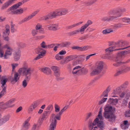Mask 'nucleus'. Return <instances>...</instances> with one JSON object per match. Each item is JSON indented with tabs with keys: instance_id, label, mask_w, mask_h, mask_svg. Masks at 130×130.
Returning <instances> with one entry per match:
<instances>
[{
	"instance_id": "obj_49",
	"label": "nucleus",
	"mask_w": 130,
	"mask_h": 130,
	"mask_svg": "<svg viewBox=\"0 0 130 130\" xmlns=\"http://www.w3.org/2000/svg\"><path fill=\"white\" fill-rule=\"evenodd\" d=\"M124 25L123 24L120 23L115 24L114 25L115 28H118L122 27Z\"/></svg>"
},
{
	"instance_id": "obj_7",
	"label": "nucleus",
	"mask_w": 130,
	"mask_h": 130,
	"mask_svg": "<svg viewBox=\"0 0 130 130\" xmlns=\"http://www.w3.org/2000/svg\"><path fill=\"white\" fill-rule=\"evenodd\" d=\"M56 118L54 114L53 113L52 114L50 119L51 123L50 126L48 130H54L56 128L57 123Z\"/></svg>"
},
{
	"instance_id": "obj_48",
	"label": "nucleus",
	"mask_w": 130,
	"mask_h": 130,
	"mask_svg": "<svg viewBox=\"0 0 130 130\" xmlns=\"http://www.w3.org/2000/svg\"><path fill=\"white\" fill-rule=\"evenodd\" d=\"M55 57L56 59L58 60H60L63 58V56L60 55L59 53L57 54L56 55Z\"/></svg>"
},
{
	"instance_id": "obj_56",
	"label": "nucleus",
	"mask_w": 130,
	"mask_h": 130,
	"mask_svg": "<svg viewBox=\"0 0 130 130\" xmlns=\"http://www.w3.org/2000/svg\"><path fill=\"white\" fill-rule=\"evenodd\" d=\"M48 19H49V18L48 14L40 18V20H46Z\"/></svg>"
},
{
	"instance_id": "obj_38",
	"label": "nucleus",
	"mask_w": 130,
	"mask_h": 130,
	"mask_svg": "<svg viewBox=\"0 0 130 130\" xmlns=\"http://www.w3.org/2000/svg\"><path fill=\"white\" fill-rule=\"evenodd\" d=\"M53 109V106L52 105L50 104L48 105L46 107V111H49V113H50Z\"/></svg>"
},
{
	"instance_id": "obj_15",
	"label": "nucleus",
	"mask_w": 130,
	"mask_h": 130,
	"mask_svg": "<svg viewBox=\"0 0 130 130\" xmlns=\"http://www.w3.org/2000/svg\"><path fill=\"white\" fill-rule=\"evenodd\" d=\"M57 10L59 16L65 15L70 11L67 9H58Z\"/></svg>"
},
{
	"instance_id": "obj_34",
	"label": "nucleus",
	"mask_w": 130,
	"mask_h": 130,
	"mask_svg": "<svg viewBox=\"0 0 130 130\" xmlns=\"http://www.w3.org/2000/svg\"><path fill=\"white\" fill-rule=\"evenodd\" d=\"M127 54H130V51H122L120 53H118L117 56H119L120 55H124Z\"/></svg>"
},
{
	"instance_id": "obj_32",
	"label": "nucleus",
	"mask_w": 130,
	"mask_h": 130,
	"mask_svg": "<svg viewBox=\"0 0 130 130\" xmlns=\"http://www.w3.org/2000/svg\"><path fill=\"white\" fill-rule=\"evenodd\" d=\"M8 79L6 78H3V79H2L1 80V84H2L1 87L2 88H3L4 87L6 86L5 84L7 81Z\"/></svg>"
},
{
	"instance_id": "obj_58",
	"label": "nucleus",
	"mask_w": 130,
	"mask_h": 130,
	"mask_svg": "<svg viewBox=\"0 0 130 130\" xmlns=\"http://www.w3.org/2000/svg\"><path fill=\"white\" fill-rule=\"evenodd\" d=\"M17 45L19 47H23L25 46V44L22 42H18L17 43Z\"/></svg>"
},
{
	"instance_id": "obj_50",
	"label": "nucleus",
	"mask_w": 130,
	"mask_h": 130,
	"mask_svg": "<svg viewBox=\"0 0 130 130\" xmlns=\"http://www.w3.org/2000/svg\"><path fill=\"white\" fill-rule=\"evenodd\" d=\"M51 69L54 72V73L59 71V68L58 67L55 66L52 67Z\"/></svg>"
},
{
	"instance_id": "obj_9",
	"label": "nucleus",
	"mask_w": 130,
	"mask_h": 130,
	"mask_svg": "<svg viewBox=\"0 0 130 130\" xmlns=\"http://www.w3.org/2000/svg\"><path fill=\"white\" fill-rule=\"evenodd\" d=\"M39 11V10H38L34 11L30 14L28 16H27L22 20L20 22V23H23L25 22L28 21L30 19H32L38 13Z\"/></svg>"
},
{
	"instance_id": "obj_46",
	"label": "nucleus",
	"mask_w": 130,
	"mask_h": 130,
	"mask_svg": "<svg viewBox=\"0 0 130 130\" xmlns=\"http://www.w3.org/2000/svg\"><path fill=\"white\" fill-rule=\"evenodd\" d=\"M87 27L84 25V26H82L79 30V32H80L81 34H83L84 33V31L85 29Z\"/></svg>"
},
{
	"instance_id": "obj_29",
	"label": "nucleus",
	"mask_w": 130,
	"mask_h": 130,
	"mask_svg": "<svg viewBox=\"0 0 130 130\" xmlns=\"http://www.w3.org/2000/svg\"><path fill=\"white\" fill-rule=\"evenodd\" d=\"M70 44L69 42H62L60 44H58V45L59 46V47L61 48L67 47Z\"/></svg>"
},
{
	"instance_id": "obj_20",
	"label": "nucleus",
	"mask_w": 130,
	"mask_h": 130,
	"mask_svg": "<svg viewBox=\"0 0 130 130\" xmlns=\"http://www.w3.org/2000/svg\"><path fill=\"white\" fill-rule=\"evenodd\" d=\"M39 70L45 74H49L51 73V71L50 69L47 67L40 68Z\"/></svg>"
},
{
	"instance_id": "obj_63",
	"label": "nucleus",
	"mask_w": 130,
	"mask_h": 130,
	"mask_svg": "<svg viewBox=\"0 0 130 130\" xmlns=\"http://www.w3.org/2000/svg\"><path fill=\"white\" fill-rule=\"evenodd\" d=\"M108 93L105 91L103 92L101 96V97L104 96V97H107L108 96Z\"/></svg>"
},
{
	"instance_id": "obj_27",
	"label": "nucleus",
	"mask_w": 130,
	"mask_h": 130,
	"mask_svg": "<svg viewBox=\"0 0 130 130\" xmlns=\"http://www.w3.org/2000/svg\"><path fill=\"white\" fill-rule=\"evenodd\" d=\"M22 5V3L19 2L16 4H15L11 6L9 9L10 10H14L18 8L19 7Z\"/></svg>"
},
{
	"instance_id": "obj_10",
	"label": "nucleus",
	"mask_w": 130,
	"mask_h": 130,
	"mask_svg": "<svg viewBox=\"0 0 130 130\" xmlns=\"http://www.w3.org/2000/svg\"><path fill=\"white\" fill-rule=\"evenodd\" d=\"M36 51L37 52L39 55L34 59V60H38L41 58L42 56L44 55L46 52V51L45 50L41 48H37L36 50Z\"/></svg>"
},
{
	"instance_id": "obj_44",
	"label": "nucleus",
	"mask_w": 130,
	"mask_h": 130,
	"mask_svg": "<svg viewBox=\"0 0 130 130\" xmlns=\"http://www.w3.org/2000/svg\"><path fill=\"white\" fill-rule=\"evenodd\" d=\"M107 99V98H103L99 102L98 104L99 105H101L104 102H105L106 100Z\"/></svg>"
},
{
	"instance_id": "obj_6",
	"label": "nucleus",
	"mask_w": 130,
	"mask_h": 130,
	"mask_svg": "<svg viewBox=\"0 0 130 130\" xmlns=\"http://www.w3.org/2000/svg\"><path fill=\"white\" fill-rule=\"evenodd\" d=\"M81 68L79 66H77L74 68L72 73L73 74L81 75L86 73L88 71L87 70L84 68L80 69H79Z\"/></svg>"
},
{
	"instance_id": "obj_28",
	"label": "nucleus",
	"mask_w": 130,
	"mask_h": 130,
	"mask_svg": "<svg viewBox=\"0 0 130 130\" xmlns=\"http://www.w3.org/2000/svg\"><path fill=\"white\" fill-rule=\"evenodd\" d=\"M5 29L3 32V36H4L8 35L10 32V26L9 25H6L5 27Z\"/></svg>"
},
{
	"instance_id": "obj_62",
	"label": "nucleus",
	"mask_w": 130,
	"mask_h": 130,
	"mask_svg": "<svg viewBox=\"0 0 130 130\" xmlns=\"http://www.w3.org/2000/svg\"><path fill=\"white\" fill-rule=\"evenodd\" d=\"M14 25H11V31L12 32H13L16 31L17 30L14 27Z\"/></svg>"
},
{
	"instance_id": "obj_60",
	"label": "nucleus",
	"mask_w": 130,
	"mask_h": 130,
	"mask_svg": "<svg viewBox=\"0 0 130 130\" xmlns=\"http://www.w3.org/2000/svg\"><path fill=\"white\" fill-rule=\"evenodd\" d=\"M92 23V22L91 20H89L84 25L87 27L89 25L91 24Z\"/></svg>"
},
{
	"instance_id": "obj_53",
	"label": "nucleus",
	"mask_w": 130,
	"mask_h": 130,
	"mask_svg": "<svg viewBox=\"0 0 130 130\" xmlns=\"http://www.w3.org/2000/svg\"><path fill=\"white\" fill-rule=\"evenodd\" d=\"M79 32V30H77L69 32L70 35H73L78 33Z\"/></svg>"
},
{
	"instance_id": "obj_33",
	"label": "nucleus",
	"mask_w": 130,
	"mask_h": 130,
	"mask_svg": "<svg viewBox=\"0 0 130 130\" xmlns=\"http://www.w3.org/2000/svg\"><path fill=\"white\" fill-rule=\"evenodd\" d=\"M83 23V22H80L72 24L70 26H69L68 27V29H72L74 27H76V26L80 24H82Z\"/></svg>"
},
{
	"instance_id": "obj_14",
	"label": "nucleus",
	"mask_w": 130,
	"mask_h": 130,
	"mask_svg": "<svg viewBox=\"0 0 130 130\" xmlns=\"http://www.w3.org/2000/svg\"><path fill=\"white\" fill-rule=\"evenodd\" d=\"M49 19H52L59 16L57 9L51 12L48 14Z\"/></svg>"
},
{
	"instance_id": "obj_3",
	"label": "nucleus",
	"mask_w": 130,
	"mask_h": 130,
	"mask_svg": "<svg viewBox=\"0 0 130 130\" xmlns=\"http://www.w3.org/2000/svg\"><path fill=\"white\" fill-rule=\"evenodd\" d=\"M32 71L30 67H24L20 68L18 70L19 74L25 76L26 78H30L31 75Z\"/></svg>"
},
{
	"instance_id": "obj_42",
	"label": "nucleus",
	"mask_w": 130,
	"mask_h": 130,
	"mask_svg": "<svg viewBox=\"0 0 130 130\" xmlns=\"http://www.w3.org/2000/svg\"><path fill=\"white\" fill-rule=\"evenodd\" d=\"M77 57V56L76 55H70L67 57L66 59L70 61L76 58Z\"/></svg>"
},
{
	"instance_id": "obj_64",
	"label": "nucleus",
	"mask_w": 130,
	"mask_h": 130,
	"mask_svg": "<svg viewBox=\"0 0 130 130\" xmlns=\"http://www.w3.org/2000/svg\"><path fill=\"white\" fill-rule=\"evenodd\" d=\"M88 34H86L83 37H80L79 39L80 40H82L83 39H85L88 38Z\"/></svg>"
},
{
	"instance_id": "obj_57",
	"label": "nucleus",
	"mask_w": 130,
	"mask_h": 130,
	"mask_svg": "<svg viewBox=\"0 0 130 130\" xmlns=\"http://www.w3.org/2000/svg\"><path fill=\"white\" fill-rule=\"evenodd\" d=\"M4 50L3 48H0V57H4Z\"/></svg>"
},
{
	"instance_id": "obj_21",
	"label": "nucleus",
	"mask_w": 130,
	"mask_h": 130,
	"mask_svg": "<svg viewBox=\"0 0 130 130\" xmlns=\"http://www.w3.org/2000/svg\"><path fill=\"white\" fill-rule=\"evenodd\" d=\"M20 76L18 73H16L14 75V77L11 79V83L13 84L16 83L19 79Z\"/></svg>"
},
{
	"instance_id": "obj_18",
	"label": "nucleus",
	"mask_w": 130,
	"mask_h": 130,
	"mask_svg": "<svg viewBox=\"0 0 130 130\" xmlns=\"http://www.w3.org/2000/svg\"><path fill=\"white\" fill-rule=\"evenodd\" d=\"M13 50L11 48L7 49L5 51V54L4 55V58L5 59L8 58L9 56L11 55Z\"/></svg>"
},
{
	"instance_id": "obj_54",
	"label": "nucleus",
	"mask_w": 130,
	"mask_h": 130,
	"mask_svg": "<svg viewBox=\"0 0 130 130\" xmlns=\"http://www.w3.org/2000/svg\"><path fill=\"white\" fill-rule=\"evenodd\" d=\"M43 120H42L41 118H39L37 123V125L39 127H40L42 125Z\"/></svg>"
},
{
	"instance_id": "obj_36",
	"label": "nucleus",
	"mask_w": 130,
	"mask_h": 130,
	"mask_svg": "<svg viewBox=\"0 0 130 130\" xmlns=\"http://www.w3.org/2000/svg\"><path fill=\"white\" fill-rule=\"evenodd\" d=\"M129 83L127 81L125 82L120 86L123 90L124 89H125L129 85Z\"/></svg>"
},
{
	"instance_id": "obj_55",
	"label": "nucleus",
	"mask_w": 130,
	"mask_h": 130,
	"mask_svg": "<svg viewBox=\"0 0 130 130\" xmlns=\"http://www.w3.org/2000/svg\"><path fill=\"white\" fill-rule=\"evenodd\" d=\"M42 27V26L41 24L39 23H38L35 26V29L38 30L41 28Z\"/></svg>"
},
{
	"instance_id": "obj_19",
	"label": "nucleus",
	"mask_w": 130,
	"mask_h": 130,
	"mask_svg": "<svg viewBox=\"0 0 130 130\" xmlns=\"http://www.w3.org/2000/svg\"><path fill=\"white\" fill-rule=\"evenodd\" d=\"M38 105V103L37 102L32 103L28 107V110L29 112L32 111L34 110L37 107Z\"/></svg>"
},
{
	"instance_id": "obj_26",
	"label": "nucleus",
	"mask_w": 130,
	"mask_h": 130,
	"mask_svg": "<svg viewBox=\"0 0 130 130\" xmlns=\"http://www.w3.org/2000/svg\"><path fill=\"white\" fill-rule=\"evenodd\" d=\"M49 112V111H44L42 114V117L41 118V120H46L47 118L50 114Z\"/></svg>"
},
{
	"instance_id": "obj_5",
	"label": "nucleus",
	"mask_w": 130,
	"mask_h": 130,
	"mask_svg": "<svg viewBox=\"0 0 130 130\" xmlns=\"http://www.w3.org/2000/svg\"><path fill=\"white\" fill-rule=\"evenodd\" d=\"M98 118H96L94 120L93 123L89 124V128L90 130L92 129L93 128H97V127L95 126L96 125L100 128H102L103 127V122L102 121H99Z\"/></svg>"
},
{
	"instance_id": "obj_35",
	"label": "nucleus",
	"mask_w": 130,
	"mask_h": 130,
	"mask_svg": "<svg viewBox=\"0 0 130 130\" xmlns=\"http://www.w3.org/2000/svg\"><path fill=\"white\" fill-rule=\"evenodd\" d=\"M100 72H100L96 68V69L93 70L90 73V75L91 76H94L98 74Z\"/></svg>"
},
{
	"instance_id": "obj_11",
	"label": "nucleus",
	"mask_w": 130,
	"mask_h": 130,
	"mask_svg": "<svg viewBox=\"0 0 130 130\" xmlns=\"http://www.w3.org/2000/svg\"><path fill=\"white\" fill-rule=\"evenodd\" d=\"M123 91V90L120 86L114 90L112 93L111 96L112 97H116V95L120 94Z\"/></svg>"
},
{
	"instance_id": "obj_61",
	"label": "nucleus",
	"mask_w": 130,
	"mask_h": 130,
	"mask_svg": "<svg viewBox=\"0 0 130 130\" xmlns=\"http://www.w3.org/2000/svg\"><path fill=\"white\" fill-rule=\"evenodd\" d=\"M125 116L127 117H130V110H128L126 111L125 112Z\"/></svg>"
},
{
	"instance_id": "obj_16",
	"label": "nucleus",
	"mask_w": 130,
	"mask_h": 130,
	"mask_svg": "<svg viewBox=\"0 0 130 130\" xmlns=\"http://www.w3.org/2000/svg\"><path fill=\"white\" fill-rule=\"evenodd\" d=\"M30 118L31 117H29L24 122V123H23L21 130H27L29 128L30 124L28 122L30 120Z\"/></svg>"
},
{
	"instance_id": "obj_43",
	"label": "nucleus",
	"mask_w": 130,
	"mask_h": 130,
	"mask_svg": "<svg viewBox=\"0 0 130 130\" xmlns=\"http://www.w3.org/2000/svg\"><path fill=\"white\" fill-rule=\"evenodd\" d=\"M122 20L123 22L130 23V19L129 18H123L122 19Z\"/></svg>"
},
{
	"instance_id": "obj_37",
	"label": "nucleus",
	"mask_w": 130,
	"mask_h": 130,
	"mask_svg": "<svg viewBox=\"0 0 130 130\" xmlns=\"http://www.w3.org/2000/svg\"><path fill=\"white\" fill-rule=\"evenodd\" d=\"M98 117L99 118V119L100 120V121L98 120L99 121H102V120H103L104 118L103 117V116L102 114V110H101V108L100 109V110L99 112V114L98 115Z\"/></svg>"
},
{
	"instance_id": "obj_12",
	"label": "nucleus",
	"mask_w": 130,
	"mask_h": 130,
	"mask_svg": "<svg viewBox=\"0 0 130 130\" xmlns=\"http://www.w3.org/2000/svg\"><path fill=\"white\" fill-rule=\"evenodd\" d=\"M48 30H56L59 29L60 27L57 24H52L46 26Z\"/></svg>"
},
{
	"instance_id": "obj_47",
	"label": "nucleus",
	"mask_w": 130,
	"mask_h": 130,
	"mask_svg": "<svg viewBox=\"0 0 130 130\" xmlns=\"http://www.w3.org/2000/svg\"><path fill=\"white\" fill-rule=\"evenodd\" d=\"M55 112H58L60 111V107L58 105L55 104L54 105Z\"/></svg>"
},
{
	"instance_id": "obj_52",
	"label": "nucleus",
	"mask_w": 130,
	"mask_h": 130,
	"mask_svg": "<svg viewBox=\"0 0 130 130\" xmlns=\"http://www.w3.org/2000/svg\"><path fill=\"white\" fill-rule=\"evenodd\" d=\"M38 31L36 29H34L31 31V34L33 36H35L38 34Z\"/></svg>"
},
{
	"instance_id": "obj_31",
	"label": "nucleus",
	"mask_w": 130,
	"mask_h": 130,
	"mask_svg": "<svg viewBox=\"0 0 130 130\" xmlns=\"http://www.w3.org/2000/svg\"><path fill=\"white\" fill-rule=\"evenodd\" d=\"M30 78H25L24 79L22 82V86L24 88L26 87L27 86L28 83Z\"/></svg>"
},
{
	"instance_id": "obj_25",
	"label": "nucleus",
	"mask_w": 130,
	"mask_h": 130,
	"mask_svg": "<svg viewBox=\"0 0 130 130\" xmlns=\"http://www.w3.org/2000/svg\"><path fill=\"white\" fill-rule=\"evenodd\" d=\"M10 117L9 115L4 116L1 120V123L3 124L7 122L9 120Z\"/></svg>"
},
{
	"instance_id": "obj_1",
	"label": "nucleus",
	"mask_w": 130,
	"mask_h": 130,
	"mask_svg": "<svg viewBox=\"0 0 130 130\" xmlns=\"http://www.w3.org/2000/svg\"><path fill=\"white\" fill-rule=\"evenodd\" d=\"M130 47L128 43L126 41H119L115 43L112 46L105 50L106 53L108 54L113 51L123 50Z\"/></svg>"
},
{
	"instance_id": "obj_23",
	"label": "nucleus",
	"mask_w": 130,
	"mask_h": 130,
	"mask_svg": "<svg viewBox=\"0 0 130 130\" xmlns=\"http://www.w3.org/2000/svg\"><path fill=\"white\" fill-rule=\"evenodd\" d=\"M129 124L127 120L124 121L123 123L121 125L122 129H125L128 128L129 126Z\"/></svg>"
},
{
	"instance_id": "obj_30",
	"label": "nucleus",
	"mask_w": 130,
	"mask_h": 130,
	"mask_svg": "<svg viewBox=\"0 0 130 130\" xmlns=\"http://www.w3.org/2000/svg\"><path fill=\"white\" fill-rule=\"evenodd\" d=\"M118 100L117 99L110 98L108 100L109 103L112 105H115L117 103Z\"/></svg>"
},
{
	"instance_id": "obj_17",
	"label": "nucleus",
	"mask_w": 130,
	"mask_h": 130,
	"mask_svg": "<svg viewBox=\"0 0 130 130\" xmlns=\"http://www.w3.org/2000/svg\"><path fill=\"white\" fill-rule=\"evenodd\" d=\"M68 105H66L58 113H57L56 115L57 120H60L61 119V116L63 112L68 107Z\"/></svg>"
},
{
	"instance_id": "obj_51",
	"label": "nucleus",
	"mask_w": 130,
	"mask_h": 130,
	"mask_svg": "<svg viewBox=\"0 0 130 130\" xmlns=\"http://www.w3.org/2000/svg\"><path fill=\"white\" fill-rule=\"evenodd\" d=\"M40 45L42 48H47V45H46L45 42L44 41Z\"/></svg>"
},
{
	"instance_id": "obj_24",
	"label": "nucleus",
	"mask_w": 130,
	"mask_h": 130,
	"mask_svg": "<svg viewBox=\"0 0 130 130\" xmlns=\"http://www.w3.org/2000/svg\"><path fill=\"white\" fill-rule=\"evenodd\" d=\"M14 60L18 61L20 58L21 56L20 52L19 50L18 52H15L13 54Z\"/></svg>"
},
{
	"instance_id": "obj_41",
	"label": "nucleus",
	"mask_w": 130,
	"mask_h": 130,
	"mask_svg": "<svg viewBox=\"0 0 130 130\" xmlns=\"http://www.w3.org/2000/svg\"><path fill=\"white\" fill-rule=\"evenodd\" d=\"M1 109H5L8 108L6 103H4L3 102H1Z\"/></svg>"
},
{
	"instance_id": "obj_8",
	"label": "nucleus",
	"mask_w": 130,
	"mask_h": 130,
	"mask_svg": "<svg viewBox=\"0 0 130 130\" xmlns=\"http://www.w3.org/2000/svg\"><path fill=\"white\" fill-rule=\"evenodd\" d=\"M129 71H130V66L129 67L123 66L117 70V72L115 74V76H118L122 73H127Z\"/></svg>"
},
{
	"instance_id": "obj_39",
	"label": "nucleus",
	"mask_w": 130,
	"mask_h": 130,
	"mask_svg": "<svg viewBox=\"0 0 130 130\" xmlns=\"http://www.w3.org/2000/svg\"><path fill=\"white\" fill-rule=\"evenodd\" d=\"M3 89L0 93V98L5 95L6 93V87H4L2 88Z\"/></svg>"
},
{
	"instance_id": "obj_13",
	"label": "nucleus",
	"mask_w": 130,
	"mask_h": 130,
	"mask_svg": "<svg viewBox=\"0 0 130 130\" xmlns=\"http://www.w3.org/2000/svg\"><path fill=\"white\" fill-rule=\"evenodd\" d=\"M109 16L104 17L102 19V20L104 21L109 22L116 19L115 15H109Z\"/></svg>"
},
{
	"instance_id": "obj_2",
	"label": "nucleus",
	"mask_w": 130,
	"mask_h": 130,
	"mask_svg": "<svg viewBox=\"0 0 130 130\" xmlns=\"http://www.w3.org/2000/svg\"><path fill=\"white\" fill-rule=\"evenodd\" d=\"M112 109L111 106L108 105L104 109L105 111L103 113V116L106 119H108V121H112L115 119V116L111 111Z\"/></svg>"
},
{
	"instance_id": "obj_40",
	"label": "nucleus",
	"mask_w": 130,
	"mask_h": 130,
	"mask_svg": "<svg viewBox=\"0 0 130 130\" xmlns=\"http://www.w3.org/2000/svg\"><path fill=\"white\" fill-rule=\"evenodd\" d=\"M23 12V9L22 8H21L14 11L13 13L14 14H21Z\"/></svg>"
},
{
	"instance_id": "obj_45",
	"label": "nucleus",
	"mask_w": 130,
	"mask_h": 130,
	"mask_svg": "<svg viewBox=\"0 0 130 130\" xmlns=\"http://www.w3.org/2000/svg\"><path fill=\"white\" fill-rule=\"evenodd\" d=\"M113 30H112L107 29L103 30L102 31V33L104 34H106L109 33L111 32Z\"/></svg>"
},
{
	"instance_id": "obj_22",
	"label": "nucleus",
	"mask_w": 130,
	"mask_h": 130,
	"mask_svg": "<svg viewBox=\"0 0 130 130\" xmlns=\"http://www.w3.org/2000/svg\"><path fill=\"white\" fill-rule=\"evenodd\" d=\"M103 64L104 63L103 61H98L96 63V69L101 72L103 69Z\"/></svg>"
},
{
	"instance_id": "obj_4",
	"label": "nucleus",
	"mask_w": 130,
	"mask_h": 130,
	"mask_svg": "<svg viewBox=\"0 0 130 130\" xmlns=\"http://www.w3.org/2000/svg\"><path fill=\"white\" fill-rule=\"evenodd\" d=\"M126 11V9L124 8H120L118 9H112L109 10L108 14L109 15H115L116 19L121 16V13L125 12Z\"/></svg>"
},
{
	"instance_id": "obj_59",
	"label": "nucleus",
	"mask_w": 130,
	"mask_h": 130,
	"mask_svg": "<svg viewBox=\"0 0 130 130\" xmlns=\"http://www.w3.org/2000/svg\"><path fill=\"white\" fill-rule=\"evenodd\" d=\"M126 91V90H125L121 93H120V94H119L120 97L121 98H123L125 96V92Z\"/></svg>"
}]
</instances>
